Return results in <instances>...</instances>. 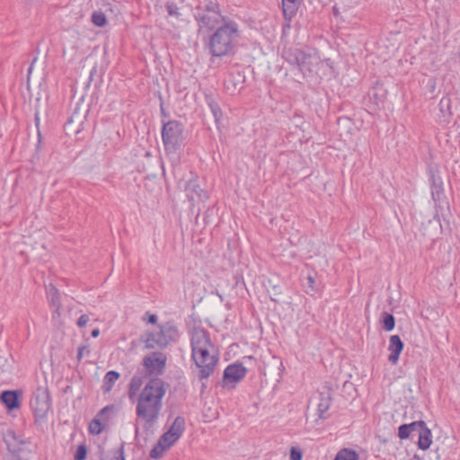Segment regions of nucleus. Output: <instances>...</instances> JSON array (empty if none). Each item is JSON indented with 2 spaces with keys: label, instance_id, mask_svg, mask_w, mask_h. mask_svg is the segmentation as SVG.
Instances as JSON below:
<instances>
[{
  "label": "nucleus",
  "instance_id": "obj_36",
  "mask_svg": "<svg viewBox=\"0 0 460 460\" xmlns=\"http://www.w3.org/2000/svg\"><path fill=\"white\" fill-rule=\"evenodd\" d=\"M141 383L142 382L140 377L133 376L129 384L130 394L137 391L141 386Z\"/></svg>",
  "mask_w": 460,
  "mask_h": 460
},
{
  "label": "nucleus",
  "instance_id": "obj_22",
  "mask_svg": "<svg viewBox=\"0 0 460 460\" xmlns=\"http://www.w3.org/2000/svg\"><path fill=\"white\" fill-rule=\"evenodd\" d=\"M185 430V419L181 416H178L174 419L172 424L167 430V432H171V434L178 438H181L182 433Z\"/></svg>",
  "mask_w": 460,
  "mask_h": 460
},
{
  "label": "nucleus",
  "instance_id": "obj_16",
  "mask_svg": "<svg viewBox=\"0 0 460 460\" xmlns=\"http://www.w3.org/2000/svg\"><path fill=\"white\" fill-rule=\"evenodd\" d=\"M48 298L50 305L54 307V314L60 315L62 307V295L59 290L53 285H50L47 290Z\"/></svg>",
  "mask_w": 460,
  "mask_h": 460
},
{
  "label": "nucleus",
  "instance_id": "obj_24",
  "mask_svg": "<svg viewBox=\"0 0 460 460\" xmlns=\"http://www.w3.org/2000/svg\"><path fill=\"white\" fill-rule=\"evenodd\" d=\"M358 455L356 451L349 448H343L340 450L334 460H358Z\"/></svg>",
  "mask_w": 460,
  "mask_h": 460
},
{
  "label": "nucleus",
  "instance_id": "obj_35",
  "mask_svg": "<svg viewBox=\"0 0 460 460\" xmlns=\"http://www.w3.org/2000/svg\"><path fill=\"white\" fill-rule=\"evenodd\" d=\"M165 8L168 12V14L171 16L179 17L181 15L179 9L174 3H166Z\"/></svg>",
  "mask_w": 460,
  "mask_h": 460
},
{
  "label": "nucleus",
  "instance_id": "obj_32",
  "mask_svg": "<svg viewBox=\"0 0 460 460\" xmlns=\"http://www.w3.org/2000/svg\"><path fill=\"white\" fill-rule=\"evenodd\" d=\"M114 405L111 404V405H107L105 407H103L97 414V418H99L100 420H108V419L110 418V415L111 413L113 412L114 411Z\"/></svg>",
  "mask_w": 460,
  "mask_h": 460
},
{
  "label": "nucleus",
  "instance_id": "obj_33",
  "mask_svg": "<svg viewBox=\"0 0 460 460\" xmlns=\"http://www.w3.org/2000/svg\"><path fill=\"white\" fill-rule=\"evenodd\" d=\"M209 108H210V111L214 116V119H215V121L217 124H218L219 122V119L222 116V111H221V109L220 107L218 106L217 103L214 102H211L209 103Z\"/></svg>",
  "mask_w": 460,
  "mask_h": 460
},
{
  "label": "nucleus",
  "instance_id": "obj_30",
  "mask_svg": "<svg viewBox=\"0 0 460 460\" xmlns=\"http://www.w3.org/2000/svg\"><path fill=\"white\" fill-rule=\"evenodd\" d=\"M92 22L98 27H103L107 23V19L103 13L93 12L92 14Z\"/></svg>",
  "mask_w": 460,
  "mask_h": 460
},
{
  "label": "nucleus",
  "instance_id": "obj_1",
  "mask_svg": "<svg viewBox=\"0 0 460 460\" xmlns=\"http://www.w3.org/2000/svg\"><path fill=\"white\" fill-rule=\"evenodd\" d=\"M165 393V384L160 378H151L141 391L136 414L145 421L146 428L152 427L157 421Z\"/></svg>",
  "mask_w": 460,
  "mask_h": 460
},
{
  "label": "nucleus",
  "instance_id": "obj_47",
  "mask_svg": "<svg viewBox=\"0 0 460 460\" xmlns=\"http://www.w3.org/2000/svg\"><path fill=\"white\" fill-rule=\"evenodd\" d=\"M449 102H450L449 99L443 98V99H441L439 104L441 107H443L445 104L448 106Z\"/></svg>",
  "mask_w": 460,
  "mask_h": 460
},
{
  "label": "nucleus",
  "instance_id": "obj_28",
  "mask_svg": "<svg viewBox=\"0 0 460 460\" xmlns=\"http://www.w3.org/2000/svg\"><path fill=\"white\" fill-rule=\"evenodd\" d=\"M419 424H402L398 428V437L401 439H407L411 437V429Z\"/></svg>",
  "mask_w": 460,
  "mask_h": 460
},
{
  "label": "nucleus",
  "instance_id": "obj_31",
  "mask_svg": "<svg viewBox=\"0 0 460 460\" xmlns=\"http://www.w3.org/2000/svg\"><path fill=\"white\" fill-rule=\"evenodd\" d=\"M166 450L167 449L157 441V443L151 449L149 456L153 459H159L163 456Z\"/></svg>",
  "mask_w": 460,
  "mask_h": 460
},
{
  "label": "nucleus",
  "instance_id": "obj_18",
  "mask_svg": "<svg viewBox=\"0 0 460 460\" xmlns=\"http://www.w3.org/2000/svg\"><path fill=\"white\" fill-rule=\"evenodd\" d=\"M120 377V374L115 370H110L108 371L102 381V389L103 394H108L112 390V387L114 384L119 380Z\"/></svg>",
  "mask_w": 460,
  "mask_h": 460
},
{
  "label": "nucleus",
  "instance_id": "obj_9",
  "mask_svg": "<svg viewBox=\"0 0 460 460\" xmlns=\"http://www.w3.org/2000/svg\"><path fill=\"white\" fill-rule=\"evenodd\" d=\"M247 374V368L240 362L228 365L223 373L221 386L226 389H234Z\"/></svg>",
  "mask_w": 460,
  "mask_h": 460
},
{
  "label": "nucleus",
  "instance_id": "obj_41",
  "mask_svg": "<svg viewBox=\"0 0 460 460\" xmlns=\"http://www.w3.org/2000/svg\"><path fill=\"white\" fill-rule=\"evenodd\" d=\"M89 320H90V319H89V316H88L87 314H82V315L78 318V320H77V323H77L78 327L83 328V327H84V326L87 324V323L89 322Z\"/></svg>",
  "mask_w": 460,
  "mask_h": 460
},
{
  "label": "nucleus",
  "instance_id": "obj_13",
  "mask_svg": "<svg viewBox=\"0 0 460 460\" xmlns=\"http://www.w3.org/2000/svg\"><path fill=\"white\" fill-rule=\"evenodd\" d=\"M320 402L317 406L318 417L322 420H326L329 417L327 413L332 402V387L325 384L323 386V391L319 394Z\"/></svg>",
  "mask_w": 460,
  "mask_h": 460
},
{
  "label": "nucleus",
  "instance_id": "obj_23",
  "mask_svg": "<svg viewBox=\"0 0 460 460\" xmlns=\"http://www.w3.org/2000/svg\"><path fill=\"white\" fill-rule=\"evenodd\" d=\"M381 323L382 327L386 332H391L394 329L395 326V318L394 316L387 312H383L381 314Z\"/></svg>",
  "mask_w": 460,
  "mask_h": 460
},
{
  "label": "nucleus",
  "instance_id": "obj_2",
  "mask_svg": "<svg viewBox=\"0 0 460 460\" xmlns=\"http://www.w3.org/2000/svg\"><path fill=\"white\" fill-rule=\"evenodd\" d=\"M241 38L239 25L234 20H224L210 35L208 50L212 57L222 58L231 55Z\"/></svg>",
  "mask_w": 460,
  "mask_h": 460
},
{
  "label": "nucleus",
  "instance_id": "obj_45",
  "mask_svg": "<svg viewBox=\"0 0 460 460\" xmlns=\"http://www.w3.org/2000/svg\"><path fill=\"white\" fill-rule=\"evenodd\" d=\"M157 319H158V318H157V316H156L155 314H150V315H149V318H148V322H149L150 323H153V324H154V323H155L157 322Z\"/></svg>",
  "mask_w": 460,
  "mask_h": 460
},
{
  "label": "nucleus",
  "instance_id": "obj_10",
  "mask_svg": "<svg viewBox=\"0 0 460 460\" xmlns=\"http://www.w3.org/2000/svg\"><path fill=\"white\" fill-rule=\"evenodd\" d=\"M166 356L162 352H152L144 357L143 366L146 370V376H160L163 375L166 366Z\"/></svg>",
  "mask_w": 460,
  "mask_h": 460
},
{
  "label": "nucleus",
  "instance_id": "obj_7",
  "mask_svg": "<svg viewBox=\"0 0 460 460\" xmlns=\"http://www.w3.org/2000/svg\"><path fill=\"white\" fill-rule=\"evenodd\" d=\"M30 405L37 422L46 419L50 409V397L48 389L38 387L32 394Z\"/></svg>",
  "mask_w": 460,
  "mask_h": 460
},
{
  "label": "nucleus",
  "instance_id": "obj_27",
  "mask_svg": "<svg viewBox=\"0 0 460 460\" xmlns=\"http://www.w3.org/2000/svg\"><path fill=\"white\" fill-rule=\"evenodd\" d=\"M304 287L305 288L306 294L308 295L312 296L314 292L317 291L318 288L314 275H307L304 281Z\"/></svg>",
  "mask_w": 460,
  "mask_h": 460
},
{
  "label": "nucleus",
  "instance_id": "obj_38",
  "mask_svg": "<svg viewBox=\"0 0 460 460\" xmlns=\"http://www.w3.org/2000/svg\"><path fill=\"white\" fill-rule=\"evenodd\" d=\"M303 455L299 448L291 447L290 449V460H302Z\"/></svg>",
  "mask_w": 460,
  "mask_h": 460
},
{
  "label": "nucleus",
  "instance_id": "obj_8",
  "mask_svg": "<svg viewBox=\"0 0 460 460\" xmlns=\"http://www.w3.org/2000/svg\"><path fill=\"white\" fill-rule=\"evenodd\" d=\"M284 58L290 64L299 67L302 73L310 72L314 65V61H317V58L307 54L296 48L288 49L283 51Z\"/></svg>",
  "mask_w": 460,
  "mask_h": 460
},
{
  "label": "nucleus",
  "instance_id": "obj_29",
  "mask_svg": "<svg viewBox=\"0 0 460 460\" xmlns=\"http://www.w3.org/2000/svg\"><path fill=\"white\" fill-rule=\"evenodd\" d=\"M103 429V426L102 424V420L95 417L93 420H91L89 424V432L93 435H99L102 433Z\"/></svg>",
  "mask_w": 460,
  "mask_h": 460
},
{
  "label": "nucleus",
  "instance_id": "obj_26",
  "mask_svg": "<svg viewBox=\"0 0 460 460\" xmlns=\"http://www.w3.org/2000/svg\"><path fill=\"white\" fill-rule=\"evenodd\" d=\"M178 438L174 437L171 434V432H164L160 438L158 439V442L164 446L167 450L178 441Z\"/></svg>",
  "mask_w": 460,
  "mask_h": 460
},
{
  "label": "nucleus",
  "instance_id": "obj_14",
  "mask_svg": "<svg viewBox=\"0 0 460 460\" xmlns=\"http://www.w3.org/2000/svg\"><path fill=\"white\" fill-rule=\"evenodd\" d=\"M20 392L17 390H5L0 394V402L8 411H13L20 407Z\"/></svg>",
  "mask_w": 460,
  "mask_h": 460
},
{
  "label": "nucleus",
  "instance_id": "obj_3",
  "mask_svg": "<svg viewBox=\"0 0 460 460\" xmlns=\"http://www.w3.org/2000/svg\"><path fill=\"white\" fill-rule=\"evenodd\" d=\"M193 17L199 33L204 31H211L224 23V20L230 19L222 14L220 5L217 0H199L193 9Z\"/></svg>",
  "mask_w": 460,
  "mask_h": 460
},
{
  "label": "nucleus",
  "instance_id": "obj_25",
  "mask_svg": "<svg viewBox=\"0 0 460 460\" xmlns=\"http://www.w3.org/2000/svg\"><path fill=\"white\" fill-rule=\"evenodd\" d=\"M432 199L436 205H440L444 198V189L442 181H438V187L431 188Z\"/></svg>",
  "mask_w": 460,
  "mask_h": 460
},
{
  "label": "nucleus",
  "instance_id": "obj_5",
  "mask_svg": "<svg viewBox=\"0 0 460 460\" xmlns=\"http://www.w3.org/2000/svg\"><path fill=\"white\" fill-rule=\"evenodd\" d=\"M179 338V330L175 324L166 322L157 331L146 334L145 347L149 349L155 348L165 349L171 342L176 341Z\"/></svg>",
  "mask_w": 460,
  "mask_h": 460
},
{
  "label": "nucleus",
  "instance_id": "obj_34",
  "mask_svg": "<svg viewBox=\"0 0 460 460\" xmlns=\"http://www.w3.org/2000/svg\"><path fill=\"white\" fill-rule=\"evenodd\" d=\"M86 456H87V448H86L85 445L82 444L77 447V448L75 452L74 458H75V460H85Z\"/></svg>",
  "mask_w": 460,
  "mask_h": 460
},
{
  "label": "nucleus",
  "instance_id": "obj_6",
  "mask_svg": "<svg viewBox=\"0 0 460 460\" xmlns=\"http://www.w3.org/2000/svg\"><path fill=\"white\" fill-rule=\"evenodd\" d=\"M213 349L204 348L191 351V358L199 368L198 378L199 381L208 379L214 373L218 357L211 353Z\"/></svg>",
  "mask_w": 460,
  "mask_h": 460
},
{
  "label": "nucleus",
  "instance_id": "obj_44",
  "mask_svg": "<svg viewBox=\"0 0 460 460\" xmlns=\"http://www.w3.org/2000/svg\"><path fill=\"white\" fill-rule=\"evenodd\" d=\"M429 223L433 225V228L437 227L436 225H438L441 229L443 228L442 225L440 224L439 218L434 217L433 221H429Z\"/></svg>",
  "mask_w": 460,
  "mask_h": 460
},
{
  "label": "nucleus",
  "instance_id": "obj_42",
  "mask_svg": "<svg viewBox=\"0 0 460 460\" xmlns=\"http://www.w3.org/2000/svg\"><path fill=\"white\" fill-rule=\"evenodd\" d=\"M203 232H192V234H191V238L193 240V242H201L202 240V235Z\"/></svg>",
  "mask_w": 460,
  "mask_h": 460
},
{
  "label": "nucleus",
  "instance_id": "obj_43",
  "mask_svg": "<svg viewBox=\"0 0 460 460\" xmlns=\"http://www.w3.org/2000/svg\"><path fill=\"white\" fill-rule=\"evenodd\" d=\"M432 187H438V181H441L439 177H436L435 174H432L429 179Z\"/></svg>",
  "mask_w": 460,
  "mask_h": 460
},
{
  "label": "nucleus",
  "instance_id": "obj_17",
  "mask_svg": "<svg viewBox=\"0 0 460 460\" xmlns=\"http://www.w3.org/2000/svg\"><path fill=\"white\" fill-rule=\"evenodd\" d=\"M8 438L5 440L8 449L12 454L16 455L23 450V446L26 445V441L20 438L13 431L9 432Z\"/></svg>",
  "mask_w": 460,
  "mask_h": 460
},
{
  "label": "nucleus",
  "instance_id": "obj_15",
  "mask_svg": "<svg viewBox=\"0 0 460 460\" xmlns=\"http://www.w3.org/2000/svg\"><path fill=\"white\" fill-rule=\"evenodd\" d=\"M403 342L402 341L399 335H392L389 339V347L388 349L390 351V355L388 357V360L395 365L398 362L399 356L403 349Z\"/></svg>",
  "mask_w": 460,
  "mask_h": 460
},
{
  "label": "nucleus",
  "instance_id": "obj_37",
  "mask_svg": "<svg viewBox=\"0 0 460 460\" xmlns=\"http://www.w3.org/2000/svg\"><path fill=\"white\" fill-rule=\"evenodd\" d=\"M411 424H419V426H416L414 427L412 429H411V437H414V436H419L421 429L425 426V422L423 420H418V421H413L411 422Z\"/></svg>",
  "mask_w": 460,
  "mask_h": 460
},
{
  "label": "nucleus",
  "instance_id": "obj_11",
  "mask_svg": "<svg viewBox=\"0 0 460 460\" xmlns=\"http://www.w3.org/2000/svg\"><path fill=\"white\" fill-rule=\"evenodd\" d=\"M184 190L191 207L205 202L208 199V193L199 186L197 180H190L185 183Z\"/></svg>",
  "mask_w": 460,
  "mask_h": 460
},
{
  "label": "nucleus",
  "instance_id": "obj_39",
  "mask_svg": "<svg viewBox=\"0 0 460 460\" xmlns=\"http://www.w3.org/2000/svg\"><path fill=\"white\" fill-rule=\"evenodd\" d=\"M105 460V459H102ZM111 460H125L124 456V444H121L118 451L115 453Z\"/></svg>",
  "mask_w": 460,
  "mask_h": 460
},
{
  "label": "nucleus",
  "instance_id": "obj_40",
  "mask_svg": "<svg viewBox=\"0 0 460 460\" xmlns=\"http://www.w3.org/2000/svg\"><path fill=\"white\" fill-rule=\"evenodd\" d=\"M89 353H90V349H89L88 346H80L78 348L77 356H76L77 360L80 361L84 354H89Z\"/></svg>",
  "mask_w": 460,
  "mask_h": 460
},
{
  "label": "nucleus",
  "instance_id": "obj_20",
  "mask_svg": "<svg viewBox=\"0 0 460 460\" xmlns=\"http://www.w3.org/2000/svg\"><path fill=\"white\" fill-rule=\"evenodd\" d=\"M432 443V434L431 430L425 426L421 429L419 436H418V447L421 450H427Z\"/></svg>",
  "mask_w": 460,
  "mask_h": 460
},
{
  "label": "nucleus",
  "instance_id": "obj_48",
  "mask_svg": "<svg viewBox=\"0 0 460 460\" xmlns=\"http://www.w3.org/2000/svg\"><path fill=\"white\" fill-rule=\"evenodd\" d=\"M339 13H340V9H339V7H338L337 5L333 6V14H334L335 16H338V15H339Z\"/></svg>",
  "mask_w": 460,
  "mask_h": 460
},
{
  "label": "nucleus",
  "instance_id": "obj_4",
  "mask_svg": "<svg viewBox=\"0 0 460 460\" xmlns=\"http://www.w3.org/2000/svg\"><path fill=\"white\" fill-rule=\"evenodd\" d=\"M162 139L167 155L174 163H178L180 146L184 140L182 124L177 120H170L164 124Z\"/></svg>",
  "mask_w": 460,
  "mask_h": 460
},
{
  "label": "nucleus",
  "instance_id": "obj_46",
  "mask_svg": "<svg viewBox=\"0 0 460 460\" xmlns=\"http://www.w3.org/2000/svg\"><path fill=\"white\" fill-rule=\"evenodd\" d=\"M91 335L93 338H97L100 335V330L98 328L93 329Z\"/></svg>",
  "mask_w": 460,
  "mask_h": 460
},
{
  "label": "nucleus",
  "instance_id": "obj_19",
  "mask_svg": "<svg viewBox=\"0 0 460 460\" xmlns=\"http://www.w3.org/2000/svg\"><path fill=\"white\" fill-rule=\"evenodd\" d=\"M299 5L300 0H282L284 17L291 20L296 14Z\"/></svg>",
  "mask_w": 460,
  "mask_h": 460
},
{
  "label": "nucleus",
  "instance_id": "obj_12",
  "mask_svg": "<svg viewBox=\"0 0 460 460\" xmlns=\"http://www.w3.org/2000/svg\"><path fill=\"white\" fill-rule=\"evenodd\" d=\"M191 351L204 348H214L210 340V335L204 328L194 327L191 331L190 338Z\"/></svg>",
  "mask_w": 460,
  "mask_h": 460
},
{
  "label": "nucleus",
  "instance_id": "obj_21",
  "mask_svg": "<svg viewBox=\"0 0 460 460\" xmlns=\"http://www.w3.org/2000/svg\"><path fill=\"white\" fill-rule=\"evenodd\" d=\"M264 286L270 296V299L274 302H278V296L282 294L281 285L270 279L265 282Z\"/></svg>",
  "mask_w": 460,
  "mask_h": 460
}]
</instances>
